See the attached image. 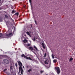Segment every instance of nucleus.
<instances>
[{
  "label": "nucleus",
  "instance_id": "4be33fe9",
  "mask_svg": "<svg viewBox=\"0 0 75 75\" xmlns=\"http://www.w3.org/2000/svg\"><path fill=\"white\" fill-rule=\"evenodd\" d=\"M5 16L6 18H7L8 17H7V15H5Z\"/></svg>",
  "mask_w": 75,
  "mask_h": 75
},
{
  "label": "nucleus",
  "instance_id": "4468645a",
  "mask_svg": "<svg viewBox=\"0 0 75 75\" xmlns=\"http://www.w3.org/2000/svg\"><path fill=\"white\" fill-rule=\"evenodd\" d=\"M73 60V58H71L69 59V61L71 62V61H72Z\"/></svg>",
  "mask_w": 75,
  "mask_h": 75
},
{
  "label": "nucleus",
  "instance_id": "9d476101",
  "mask_svg": "<svg viewBox=\"0 0 75 75\" xmlns=\"http://www.w3.org/2000/svg\"><path fill=\"white\" fill-rule=\"evenodd\" d=\"M28 48L29 49V50H33V48L32 47H29Z\"/></svg>",
  "mask_w": 75,
  "mask_h": 75
},
{
  "label": "nucleus",
  "instance_id": "20e7f679",
  "mask_svg": "<svg viewBox=\"0 0 75 75\" xmlns=\"http://www.w3.org/2000/svg\"><path fill=\"white\" fill-rule=\"evenodd\" d=\"M22 57H24V58H26L27 59H29L30 60H32V59H31V58L30 57H27L26 56H25V55L24 54H22L21 55Z\"/></svg>",
  "mask_w": 75,
  "mask_h": 75
},
{
  "label": "nucleus",
  "instance_id": "f3484780",
  "mask_svg": "<svg viewBox=\"0 0 75 75\" xmlns=\"http://www.w3.org/2000/svg\"><path fill=\"white\" fill-rule=\"evenodd\" d=\"M10 70L11 71H12L13 70V67L11 66L10 67Z\"/></svg>",
  "mask_w": 75,
  "mask_h": 75
},
{
  "label": "nucleus",
  "instance_id": "c85d7f7f",
  "mask_svg": "<svg viewBox=\"0 0 75 75\" xmlns=\"http://www.w3.org/2000/svg\"><path fill=\"white\" fill-rule=\"evenodd\" d=\"M35 23H36V21H35Z\"/></svg>",
  "mask_w": 75,
  "mask_h": 75
},
{
  "label": "nucleus",
  "instance_id": "a878e982",
  "mask_svg": "<svg viewBox=\"0 0 75 75\" xmlns=\"http://www.w3.org/2000/svg\"><path fill=\"white\" fill-rule=\"evenodd\" d=\"M7 71V69H5L4 70V72H5V71Z\"/></svg>",
  "mask_w": 75,
  "mask_h": 75
},
{
  "label": "nucleus",
  "instance_id": "6e6552de",
  "mask_svg": "<svg viewBox=\"0 0 75 75\" xmlns=\"http://www.w3.org/2000/svg\"><path fill=\"white\" fill-rule=\"evenodd\" d=\"M48 59H47L45 61V64H48Z\"/></svg>",
  "mask_w": 75,
  "mask_h": 75
},
{
  "label": "nucleus",
  "instance_id": "dca6fc26",
  "mask_svg": "<svg viewBox=\"0 0 75 75\" xmlns=\"http://www.w3.org/2000/svg\"><path fill=\"white\" fill-rule=\"evenodd\" d=\"M32 70H31V69H30L29 70H28V72H30V71H31Z\"/></svg>",
  "mask_w": 75,
  "mask_h": 75
},
{
  "label": "nucleus",
  "instance_id": "393cba45",
  "mask_svg": "<svg viewBox=\"0 0 75 75\" xmlns=\"http://www.w3.org/2000/svg\"><path fill=\"white\" fill-rule=\"evenodd\" d=\"M31 0H29V2L30 3H31Z\"/></svg>",
  "mask_w": 75,
  "mask_h": 75
},
{
  "label": "nucleus",
  "instance_id": "473e14b6",
  "mask_svg": "<svg viewBox=\"0 0 75 75\" xmlns=\"http://www.w3.org/2000/svg\"><path fill=\"white\" fill-rule=\"evenodd\" d=\"M1 0H0V1H1Z\"/></svg>",
  "mask_w": 75,
  "mask_h": 75
},
{
  "label": "nucleus",
  "instance_id": "2f4dec72",
  "mask_svg": "<svg viewBox=\"0 0 75 75\" xmlns=\"http://www.w3.org/2000/svg\"><path fill=\"white\" fill-rule=\"evenodd\" d=\"M46 75H47V74H46Z\"/></svg>",
  "mask_w": 75,
  "mask_h": 75
},
{
  "label": "nucleus",
  "instance_id": "6ab92c4d",
  "mask_svg": "<svg viewBox=\"0 0 75 75\" xmlns=\"http://www.w3.org/2000/svg\"><path fill=\"white\" fill-rule=\"evenodd\" d=\"M52 57L53 59H54V55L53 54H52Z\"/></svg>",
  "mask_w": 75,
  "mask_h": 75
},
{
  "label": "nucleus",
  "instance_id": "7ed1b4c3",
  "mask_svg": "<svg viewBox=\"0 0 75 75\" xmlns=\"http://www.w3.org/2000/svg\"><path fill=\"white\" fill-rule=\"evenodd\" d=\"M33 29L30 30L29 31V32H26V33L28 35H29L30 37H31V34H31V33H33Z\"/></svg>",
  "mask_w": 75,
  "mask_h": 75
},
{
  "label": "nucleus",
  "instance_id": "aec40b11",
  "mask_svg": "<svg viewBox=\"0 0 75 75\" xmlns=\"http://www.w3.org/2000/svg\"><path fill=\"white\" fill-rule=\"evenodd\" d=\"M30 45H31L30 44H28V45H27V46L28 47L29 46H30Z\"/></svg>",
  "mask_w": 75,
  "mask_h": 75
},
{
  "label": "nucleus",
  "instance_id": "412c9836",
  "mask_svg": "<svg viewBox=\"0 0 75 75\" xmlns=\"http://www.w3.org/2000/svg\"><path fill=\"white\" fill-rule=\"evenodd\" d=\"M46 57V53H45L44 54V57L45 58V57Z\"/></svg>",
  "mask_w": 75,
  "mask_h": 75
},
{
  "label": "nucleus",
  "instance_id": "5701e85b",
  "mask_svg": "<svg viewBox=\"0 0 75 75\" xmlns=\"http://www.w3.org/2000/svg\"><path fill=\"white\" fill-rule=\"evenodd\" d=\"M40 72L41 73H42V72H44V71L41 70L40 71Z\"/></svg>",
  "mask_w": 75,
  "mask_h": 75
},
{
  "label": "nucleus",
  "instance_id": "bb28decb",
  "mask_svg": "<svg viewBox=\"0 0 75 75\" xmlns=\"http://www.w3.org/2000/svg\"><path fill=\"white\" fill-rule=\"evenodd\" d=\"M12 13H14V10L13 11Z\"/></svg>",
  "mask_w": 75,
  "mask_h": 75
},
{
  "label": "nucleus",
  "instance_id": "c756f323",
  "mask_svg": "<svg viewBox=\"0 0 75 75\" xmlns=\"http://www.w3.org/2000/svg\"><path fill=\"white\" fill-rule=\"evenodd\" d=\"M55 58H57V59L58 58L57 57H56Z\"/></svg>",
  "mask_w": 75,
  "mask_h": 75
},
{
  "label": "nucleus",
  "instance_id": "7c9ffc66",
  "mask_svg": "<svg viewBox=\"0 0 75 75\" xmlns=\"http://www.w3.org/2000/svg\"><path fill=\"white\" fill-rule=\"evenodd\" d=\"M58 59H59L58 58H57Z\"/></svg>",
  "mask_w": 75,
  "mask_h": 75
},
{
  "label": "nucleus",
  "instance_id": "39448f33",
  "mask_svg": "<svg viewBox=\"0 0 75 75\" xmlns=\"http://www.w3.org/2000/svg\"><path fill=\"white\" fill-rule=\"evenodd\" d=\"M6 35L7 37H10V36H11V35H12V32H11V31L9 33V34H7Z\"/></svg>",
  "mask_w": 75,
  "mask_h": 75
},
{
  "label": "nucleus",
  "instance_id": "ddd939ff",
  "mask_svg": "<svg viewBox=\"0 0 75 75\" xmlns=\"http://www.w3.org/2000/svg\"><path fill=\"white\" fill-rule=\"evenodd\" d=\"M53 62H54V63H55L56 62H57V60L56 59H54V60H53Z\"/></svg>",
  "mask_w": 75,
  "mask_h": 75
},
{
  "label": "nucleus",
  "instance_id": "2eb2a0df",
  "mask_svg": "<svg viewBox=\"0 0 75 75\" xmlns=\"http://www.w3.org/2000/svg\"><path fill=\"white\" fill-rule=\"evenodd\" d=\"M32 40L33 41H35V38L34 37L33 38H32Z\"/></svg>",
  "mask_w": 75,
  "mask_h": 75
},
{
  "label": "nucleus",
  "instance_id": "9b49d317",
  "mask_svg": "<svg viewBox=\"0 0 75 75\" xmlns=\"http://www.w3.org/2000/svg\"><path fill=\"white\" fill-rule=\"evenodd\" d=\"M34 48H35V49L36 50V51H38V50L37 49V48L36 47H35V46H34Z\"/></svg>",
  "mask_w": 75,
  "mask_h": 75
},
{
  "label": "nucleus",
  "instance_id": "f03ea898",
  "mask_svg": "<svg viewBox=\"0 0 75 75\" xmlns=\"http://www.w3.org/2000/svg\"><path fill=\"white\" fill-rule=\"evenodd\" d=\"M55 69L56 72L57 74L59 75V74H60V72H61L59 67H55Z\"/></svg>",
  "mask_w": 75,
  "mask_h": 75
},
{
  "label": "nucleus",
  "instance_id": "f8f14e48",
  "mask_svg": "<svg viewBox=\"0 0 75 75\" xmlns=\"http://www.w3.org/2000/svg\"><path fill=\"white\" fill-rule=\"evenodd\" d=\"M27 42V40L26 39H25L24 40H23L24 42Z\"/></svg>",
  "mask_w": 75,
  "mask_h": 75
},
{
  "label": "nucleus",
  "instance_id": "1a4fd4ad",
  "mask_svg": "<svg viewBox=\"0 0 75 75\" xmlns=\"http://www.w3.org/2000/svg\"><path fill=\"white\" fill-rule=\"evenodd\" d=\"M3 34L1 33L0 34V38H4L3 37Z\"/></svg>",
  "mask_w": 75,
  "mask_h": 75
},
{
  "label": "nucleus",
  "instance_id": "0eeeda50",
  "mask_svg": "<svg viewBox=\"0 0 75 75\" xmlns=\"http://www.w3.org/2000/svg\"><path fill=\"white\" fill-rule=\"evenodd\" d=\"M42 47H43L44 49H45V44L44 43V42L42 43Z\"/></svg>",
  "mask_w": 75,
  "mask_h": 75
},
{
  "label": "nucleus",
  "instance_id": "a211bd4d",
  "mask_svg": "<svg viewBox=\"0 0 75 75\" xmlns=\"http://www.w3.org/2000/svg\"><path fill=\"white\" fill-rule=\"evenodd\" d=\"M15 15H17V16L18 15V13H16L15 14Z\"/></svg>",
  "mask_w": 75,
  "mask_h": 75
},
{
  "label": "nucleus",
  "instance_id": "f257e3e1",
  "mask_svg": "<svg viewBox=\"0 0 75 75\" xmlns=\"http://www.w3.org/2000/svg\"><path fill=\"white\" fill-rule=\"evenodd\" d=\"M18 65H19L20 67H19V72L18 74H19L20 72V71H21V74L22 75H23V70L22 69V66H23L22 65V63L20 61L18 62Z\"/></svg>",
  "mask_w": 75,
  "mask_h": 75
},
{
  "label": "nucleus",
  "instance_id": "b1692460",
  "mask_svg": "<svg viewBox=\"0 0 75 75\" xmlns=\"http://www.w3.org/2000/svg\"><path fill=\"white\" fill-rule=\"evenodd\" d=\"M15 66L16 67H17V64L16 63L15 64Z\"/></svg>",
  "mask_w": 75,
  "mask_h": 75
},
{
  "label": "nucleus",
  "instance_id": "423d86ee",
  "mask_svg": "<svg viewBox=\"0 0 75 75\" xmlns=\"http://www.w3.org/2000/svg\"><path fill=\"white\" fill-rule=\"evenodd\" d=\"M4 62L6 64H8L9 63V61L6 59H4Z\"/></svg>",
  "mask_w": 75,
  "mask_h": 75
},
{
  "label": "nucleus",
  "instance_id": "cd10ccee",
  "mask_svg": "<svg viewBox=\"0 0 75 75\" xmlns=\"http://www.w3.org/2000/svg\"><path fill=\"white\" fill-rule=\"evenodd\" d=\"M23 68H24V67L23 66Z\"/></svg>",
  "mask_w": 75,
  "mask_h": 75
}]
</instances>
